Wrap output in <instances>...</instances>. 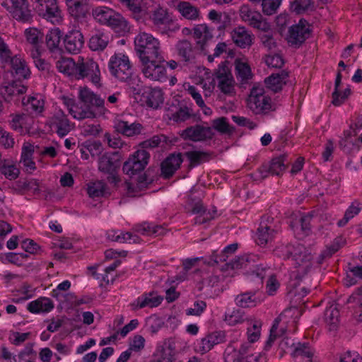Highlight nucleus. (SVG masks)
Listing matches in <instances>:
<instances>
[{"label":"nucleus","mask_w":362,"mask_h":362,"mask_svg":"<svg viewBox=\"0 0 362 362\" xmlns=\"http://www.w3.org/2000/svg\"><path fill=\"white\" fill-rule=\"evenodd\" d=\"M297 310L298 309L296 308L285 310L284 313H282L277 318L275 319L273 325L270 329V334L269 339H267L265 344V349H269L272 346V344L276 340V339L279 337L282 336L286 332L285 327H281L279 329V325L282 318L284 316H286L287 313Z\"/></svg>","instance_id":"nucleus-27"},{"label":"nucleus","mask_w":362,"mask_h":362,"mask_svg":"<svg viewBox=\"0 0 362 362\" xmlns=\"http://www.w3.org/2000/svg\"><path fill=\"white\" fill-rule=\"evenodd\" d=\"M339 312L336 306L332 305L325 311V321L329 331L335 330L338 326Z\"/></svg>","instance_id":"nucleus-44"},{"label":"nucleus","mask_w":362,"mask_h":362,"mask_svg":"<svg viewBox=\"0 0 362 362\" xmlns=\"http://www.w3.org/2000/svg\"><path fill=\"white\" fill-rule=\"evenodd\" d=\"M341 71H339L335 80V89L332 93V104L335 106H339L342 104L351 93L349 88H346L342 93L338 91V87L341 83Z\"/></svg>","instance_id":"nucleus-45"},{"label":"nucleus","mask_w":362,"mask_h":362,"mask_svg":"<svg viewBox=\"0 0 362 362\" xmlns=\"http://www.w3.org/2000/svg\"><path fill=\"white\" fill-rule=\"evenodd\" d=\"M168 139L163 134L155 135L150 139L143 142L144 147L156 148L163 147L168 144Z\"/></svg>","instance_id":"nucleus-60"},{"label":"nucleus","mask_w":362,"mask_h":362,"mask_svg":"<svg viewBox=\"0 0 362 362\" xmlns=\"http://www.w3.org/2000/svg\"><path fill=\"white\" fill-rule=\"evenodd\" d=\"M293 265L296 268V278L306 274L312 267L313 256L310 252L303 245L297 244L293 248L292 256Z\"/></svg>","instance_id":"nucleus-7"},{"label":"nucleus","mask_w":362,"mask_h":362,"mask_svg":"<svg viewBox=\"0 0 362 362\" xmlns=\"http://www.w3.org/2000/svg\"><path fill=\"white\" fill-rule=\"evenodd\" d=\"M150 154L144 149L138 150L124 163L123 172L129 176L144 170L148 163Z\"/></svg>","instance_id":"nucleus-8"},{"label":"nucleus","mask_w":362,"mask_h":362,"mask_svg":"<svg viewBox=\"0 0 362 362\" xmlns=\"http://www.w3.org/2000/svg\"><path fill=\"white\" fill-rule=\"evenodd\" d=\"M163 298L156 291L145 293L138 297L136 300L132 303L134 310H137L144 308H155L161 304Z\"/></svg>","instance_id":"nucleus-19"},{"label":"nucleus","mask_w":362,"mask_h":362,"mask_svg":"<svg viewBox=\"0 0 362 362\" xmlns=\"http://www.w3.org/2000/svg\"><path fill=\"white\" fill-rule=\"evenodd\" d=\"M88 77L95 85L100 81V72L98 64L92 59L78 57L75 78L77 79Z\"/></svg>","instance_id":"nucleus-6"},{"label":"nucleus","mask_w":362,"mask_h":362,"mask_svg":"<svg viewBox=\"0 0 362 362\" xmlns=\"http://www.w3.org/2000/svg\"><path fill=\"white\" fill-rule=\"evenodd\" d=\"M212 127L217 132L223 134H231L234 128L230 125L227 118L221 117L215 119L212 122Z\"/></svg>","instance_id":"nucleus-54"},{"label":"nucleus","mask_w":362,"mask_h":362,"mask_svg":"<svg viewBox=\"0 0 362 362\" xmlns=\"http://www.w3.org/2000/svg\"><path fill=\"white\" fill-rule=\"evenodd\" d=\"M83 35L79 30H71L65 36L64 46L69 53L77 54L83 47Z\"/></svg>","instance_id":"nucleus-24"},{"label":"nucleus","mask_w":362,"mask_h":362,"mask_svg":"<svg viewBox=\"0 0 362 362\" xmlns=\"http://www.w3.org/2000/svg\"><path fill=\"white\" fill-rule=\"evenodd\" d=\"M79 99L86 105L83 108L91 109L95 117L104 115L107 112L104 100L86 87L80 89Z\"/></svg>","instance_id":"nucleus-11"},{"label":"nucleus","mask_w":362,"mask_h":362,"mask_svg":"<svg viewBox=\"0 0 362 362\" xmlns=\"http://www.w3.org/2000/svg\"><path fill=\"white\" fill-rule=\"evenodd\" d=\"M280 105L276 99H272L260 86H254L247 99V107L255 115H269Z\"/></svg>","instance_id":"nucleus-1"},{"label":"nucleus","mask_w":362,"mask_h":362,"mask_svg":"<svg viewBox=\"0 0 362 362\" xmlns=\"http://www.w3.org/2000/svg\"><path fill=\"white\" fill-rule=\"evenodd\" d=\"M106 25L117 30V31L125 30L128 27L127 21L121 15L115 12L114 15H112L109 18Z\"/></svg>","instance_id":"nucleus-57"},{"label":"nucleus","mask_w":362,"mask_h":362,"mask_svg":"<svg viewBox=\"0 0 362 362\" xmlns=\"http://www.w3.org/2000/svg\"><path fill=\"white\" fill-rule=\"evenodd\" d=\"M182 163L181 153L171 154L161 163V174L165 178L171 177Z\"/></svg>","instance_id":"nucleus-25"},{"label":"nucleus","mask_w":362,"mask_h":362,"mask_svg":"<svg viewBox=\"0 0 362 362\" xmlns=\"http://www.w3.org/2000/svg\"><path fill=\"white\" fill-rule=\"evenodd\" d=\"M27 308L33 313H48L54 308V304L51 299L41 297L28 303Z\"/></svg>","instance_id":"nucleus-35"},{"label":"nucleus","mask_w":362,"mask_h":362,"mask_svg":"<svg viewBox=\"0 0 362 362\" xmlns=\"http://www.w3.org/2000/svg\"><path fill=\"white\" fill-rule=\"evenodd\" d=\"M230 37L233 42L240 48L250 47L252 45L253 35L243 26L233 28Z\"/></svg>","instance_id":"nucleus-23"},{"label":"nucleus","mask_w":362,"mask_h":362,"mask_svg":"<svg viewBox=\"0 0 362 362\" xmlns=\"http://www.w3.org/2000/svg\"><path fill=\"white\" fill-rule=\"evenodd\" d=\"M282 0H261L262 12L267 16L276 13Z\"/></svg>","instance_id":"nucleus-59"},{"label":"nucleus","mask_w":362,"mask_h":362,"mask_svg":"<svg viewBox=\"0 0 362 362\" xmlns=\"http://www.w3.org/2000/svg\"><path fill=\"white\" fill-rule=\"evenodd\" d=\"M117 1L130 11L135 18L138 20L141 17L143 0H117Z\"/></svg>","instance_id":"nucleus-52"},{"label":"nucleus","mask_w":362,"mask_h":362,"mask_svg":"<svg viewBox=\"0 0 362 362\" xmlns=\"http://www.w3.org/2000/svg\"><path fill=\"white\" fill-rule=\"evenodd\" d=\"M98 168L101 172L109 175L107 177L109 182L116 184L119 182V180L115 174L117 164L113 160L112 156L110 153H105L100 157Z\"/></svg>","instance_id":"nucleus-20"},{"label":"nucleus","mask_w":362,"mask_h":362,"mask_svg":"<svg viewBox=\"0 0 362 362\" xmlns=\"http://www.w3.org/2000/svg\"><path fill=\"white\" fill-rule=\"evenodd\" d=\"M264 32L259 37L263 46L269 51H275L277 48L276 40L272 33L267 30Z\"/></svg>","instance_id":"nucleus-64"},{"label":"nucleus","mask_w":362,"mask_h":362,"mask_svg":"<svg viewBox=\"0 0 362 362\" xmlns=\"http://www.w3.org/2000/svg\"><path fill=\"white\" fill-rule=\"evenodd\" d=\"M185 155L189 161V166L190 168H194L211 159V153L208 151H190L185 152Z\"/></svg>","instance_id":"nucleus-37"},{"label":"nucleus","mask_w":362,"mask_h":362,"mask_svg":"<svg viewBox=\"0 0 362 362\" xmlns=\"http://www.w3.org/2000/svg\"><path fill=\"white\" fill-rule=\"evenodd\" d=\"M141 71L144 76L151 81H162L166 76L163 56L157 58H146L140 60Z\"/></svg>","instance_id":"nucleus-5"},{"label":"nucleus","mask_w":362,"mask_h":362,"mask_svg":"<svg viewBox=\"0 0 362 362\" xmlns=\"http://www.w3.org/2000/svg\"><path fill=\"white\" fill-rule=\"evenodd\" d=\"M108 69L111 75L121 81H126L132 74V66L129 57L122 52L115 53L110 57Z\"/></svg>","instance_id":"nucleus-3"},{"label":"nucleus","mask_w":362,"mask_h":362,"mask_svg":"<svg viewBox=\"0 0 362 362\" xmlns=\"http://www.w3.org/2000/svg\"><path fill=\"white\" fill-rule=\"evenodd\" d=\"M235 74L238 79L242 82L246 81L252 78V71L249 64L241 59L235 61Z\"/></svg>","instance_id":"nucleus-46"},{"label":"nucleus","mask_w":362,"mask_h":362,"mask_svg":"<svg viewBox=\"0 0 362 362\" xmlns=\"http://www.w3.org/2000/svg\"><path fill=\"white\" fill-rule=\"evenodd\" d=\"M35 146L30 143H24L22 147L20 163L23 164L25 171L31 173L35 170V163L33 161V155Z\"/></svg>","instance_id":"nucleus-33"},{"label":"nucleus","mask_w":362,"mask_h":362,"mask_svg":"<svg viewBox=\"0 0 362 362\" xmlns=\"http://www.w3.org/2000/svg\"><path fill=\"white\" fill-rule=\"evenodd\" d=\"M87 192L91 198L104 197L107 194L106 185L103 181L99 180L90 182L88 185Z\"/></svg>","instance_id":"nucleus-50"},{"label":"nucleus","mask_w":362,"mask_h":362,"mask_svg":"<svg viewBox=\"0 0 362 362\" xmlns=\"http://www.w3.org/2000/svg\"><path fill=\"white\" fill-rule=\"evenodd\" d=\"M259 354H251L246 356L236 351V348L228 346L225 352V362H258Z\"/></svg>","instance_id":"nucleus-29"},{"label":"nucleus","mask_w":362,"mask_h":362,"mask_svg":"<svg viewBox=\"0 0 362 362\" xmlns=\"http://www.w3.org/2000/svg\"><path fill=\"white\" fill-rule=\"evenodd\" d=\"M156 362H173L174 360V355L173 350L170 346H159L157 348L156 354Z\"/></svg>","instance_id":"nucleus-58"},{"label":"nucleus","mask_w":362,"mask_h":362,"mask_svg":"<svg viewBox=\"0 0 362 362\" xmlns=\"http://www.w3.org/2000/svg\"><path fill=\"white\" fill-rule=\"evenodd\" d=\"M223 340V334L222 333L218 332L211 333L197 341L194 350L197 353L204 354L209 351L214 345L221 343Z\"/></svg>","instance_id":"nucleus-22"},{"label":"nucleus","mask_w":362,"mask_h":362,"mask_svg":"<svg viewBox=\"0 0 362 362\" xmlns=\"http://www.w3.org/2000/svg\"><path fill=\"white\" fill-rule=\"evenodd\" d=\"M116 131L127 136H133L141 133L142 126L137 122H129L123 119H117L115 122Z\"/></svg>","instance_id":"nucleus-28"},{"label":"nucleus","mask_w":362,"mask_h":362,"mask_svg":"<svg viewBox=\"0 0 362 362\" xmlns=\"http://www.w3.org/2000/svg\"><path fill=\"white\" fill-rule=\"evenodd\" d=\"M291 354L294 358L300 357L307 359L308 362H310L314 356V350L308 343L298 342L295 345Z\"/></svg>","instance_id":"nucleus-40"},{"label":"nucleus","mask_w":362,"mask_h":362,"mask_svg":"<svg viewBox=\"0 0 362 362\" xmlns=\"http://www.w3.org/2000/svg\"><path fill=\"white\" fill-rule=\"evenodd\" d=\"M38 14L52 22H58L61 11L56 0H32Z\"/></svg>","instance_id":"nucleus-14"},{"label":"nucleus","mask_w":362,"mask_h":362,"mask_svg":"<svg viewBox=\"0 0 362 362\" xmlns=\"http://www.w3.org/2000/svg\"><path fill=\"white\" fill-rule=\"evenodd\" d=\"M57 69L68 76L75 77L76 70V62L70 57H61L57 62Z\"/></svg>","instance_id":"nucleus-41"},{"label":"nucleus","mask_w":362,"mask_h":362,"mask_svg":"<svg viewBox=\"0 0 362 362\" xmlns=\"http://www.w3.org/2000/svg\"><path fill=\"white\" fill-rule=\"evenodd\" d=\"M288 74L286 71L272 74L264 80L266 86L274 93L280 91L283 86L286 83Z\"/></svg>","instance_id":"nucleus-30"},{"label":"nucleus","mask_w":362,"mask_h":362,"mask_svg":"<svg viewBox=\"0 0 362 362\" xmlns=\"http://www.w3.org/2000/svg\"><path fill=\"white\" fill-rule=\"evenodd\" d=\"M134 49L140 60L163 56L160 41L148 33L141 32L135 37Z\"/></svg>","instance_id":"nucleus-2"},{"label":"nucleus","mask_w":362,"mask_h":362,"mask_svg":"<svg viewBox=\"0 0 362 362\" xmlns=\"http://www.w3.org/2000/svg\"><path fill=\"white\" fill-rule=\"evenodd\" d=\"M260 302L255 292H246L239 294L235 298V304L241 308H252Z\"/></svg>","instance_id":"nucleus-39"},{"label":"nucleus","mask_w":362,"mask_h":362,"mask_svg":"<svg viewBox=\"0 0 362 362\" xmlns=\"http://www.w3.org/2000/svg\"><path fill=\"white\" fill-rule=\"evenodd\" d=\"M112 15H114V11L107 7H96L93 10L94 18L103 25L108 23V20Z\"/></svg>","instance_id":"nucleus-55"},{"label":"nucleus","mask_w":362,"mask_h":362,"mask_svg":"<svg viewBox=\"0 0 362 362\" xmlns=\"http://www.w3.org/2000/svg\"><path fill=\"white\" fill-rule=\"evenodd\" d=\"M46 124L59 136L67 135L74 127L73 124L71 123L67 116L61 110H57L49 117Z\"/></svg>","instance_id":"nucleus-13"},{"label":"nucleus","mask_w":362,"mask_h":362,"mask_svg":"<svg viewBox=\"0 0 362 362\" xmlns=\"http://www.w3.org/2000/svg\"><path fill=\"white\" fill-rule=\"evenodd\" d=\"M175 47L177 54L183 61L187 62L194 58L193 47L189 41L187 40H180L177 43Z\"/></svg>","instance_id":"nucleus-42"},{"label":"nucleus","mask_w":362,"mask_h":362,"mask_svg":"<svg viewBox=\"0 0 362 362\" xmlns=\"http://www.w3.org/2000/svg\"><path fill=\"white\" fill-rule=\"evenodd\" d=\"M62 100L67 107L69 112L74 119L81 120L84 119L95 118V115L91 109L79 107L75 104L74 99L63 96Z\"/></svg>","instance_id":"nucleus-21"},{"label":"nucleus","mask_w":362,"mask_h":362,"mask_svg":"<svg viewBox=\"0 0 362 362\" xmlns=\"http://www.w3.org/2000/svg\"><path fill=\"white\" fill-rule=\"evenodd\" d=\"M193 115L192 109L189 108L187 106H182L173 115L172 118L174 121L180 122L189 119Z\"/></svg>","instance_id":"nucleus-63"},{"label":"nucleus","mask_w":362,"mask_h":362,"mask_svg":"<svg viewBox=\"0 0 362 362\" xmlns=\"http://www.w3.org/2000/svg\"><path fill=\"white\" fill-rule=\"evenodd\" d=\"M141 100L147 107L158 109L163 102V93L158 88H148L142 93Z\"/></svg>","instance_id":"nucleus-26"},{"label":"nucleus","mask_w":362,"mask_h":362,"mask_svg":"<svg viewBox=\"0 0 362 362\" xmlns=\"http://www.w3.org/2000/svg\"><path fill=\"white\" fill-rule=\"evenodd\" d=\"M239 13L241 19L253 28L263 31L269 29V24L263 20L261 13L252 10L248 5L241 6Z\"/></svg>","instance_id":"nucleus-15"},{"label":"nucleus","mask_w":362,"mask_h":362,"mask_svg":"<svg viewBox=\"0 0 362 362\" xmlns=\"http://www.w3.org/2000/svg\"><path fill=\"white\" fill-rule=\"evenodd\" d=\"M8 63H10L12 70L18 78H27L30 76V71L25 61L18 55L11 57Z\"/></svg>","instance_id":"nucleus-32"},{"label":"nucleus","mask_w":362,"mask_h":362,"mask_svg":"<svg viewBox=\"0 0 362 362\" xmlns=\"http://www.w3.org/2000/svg\"><path fill=\"white\" fill-rule=\"evenodd\" d=\"M69 13L75 18H83L89 11L87 0H65Z\"/></svg>","instance_id":"nucleus-31"},{"label":"nucleus","mask_w":362,"mask_h":362,"mask_svg":"<svg viewBox=\"0 0 362 362\" xmlns=\"http://www.w3.org/2000/svg\"><path fill=\"white\" fill-rule=\"evenodd\" d=\"M255 255H246L241 257H238L233 260L227 263V266L230 267L232 269H238L240 268H246L252 261H255Z\"/></svg>","instance_id":"nucleus-56"},{"label":"nucleus","mask_w":362,"mask_h":362,"mask_svg":"<svg viewBox=\"0 0 362 362\" xmlns=\"http://www.w3.org/2000/svg\"><path fill=\"white\" fill-rule=\"evenodd\" d=\"M134 231L144 235H159L162 233V228L159 226H153L148 223L136 224L133 228Z\"/></svg>","instance_id":"nucleus-51"},{"label":"nucleus","mask_w":362,"mask_h":362,"mask_svg":"<svg viewBox=\"0 0 362 362\" xmlns=\"http://www.w3.org/2000/svg\"><path fill=\"white\" fill-rule=\"evenodd\" d=\"M11 6L6 1L1 5L6 8L13 15V17L22 22H28L32 19L31 11L27 0H10Z\"/></svg>","instance_id":"nucleus-16"},{"label":"nucleus","mask_w":362,"mask_h":362,"mask_svg":"<svg viewBox=\"0 0 362 362\" xmlns=\"http://www.w3.org/2000/svg\"><path fill=\"white\" fill-rule=\"evenodd\" d=\"M0 172L10 180H16L20 174V170L16 165L7 160H4L0 163Z\"/></svg>","instance_id":"nucleus-47"},{"label":"nucleus","mask_w":362,"mask_h":362,"mask_svg":"<svg viewBox=\"0 0 362 362\" xmlns=\"http://www.w3.org/2000/svg\"><path fill=\"white\" fill-rule=\"evenodd\" d=\"M27 90V87L21 81H13L1 87V93L6 100H9L13 96L22 95Z\"/></svg>","instance_id":"nucleus-34"},{"label":"nucleus","mask_w":362,"mask_h":362,"mask_svg":"<svg viewBox=\"0 0 362 362\" xmlns=\"http://www.w3.org/2000/svg\"><path fill=\"white\" fill-rule=\"evenodd\" d=\"M109 43V37L103 33L93 35L89 40V47L93 51L103 50Z\"/></svg>","instance_id":"nucleus-48"},{"label":"nucleus","mask_w":362,"mask_h":362,"mask_svg":"<svg viewBox=\"0 0 362 362\" xmlns=\"http://www.w3.org/2000/svg\"><path fill=\"white\" fill-rule=\"evenodd\" d=\"M289 163L288 156L286 154L274 158L271 161L269 172L272 175H279L286 170Z\"/></svg>","instance_id":"nucleus-43"},{"label":"nucleus","mask_w":362,"mask_h":362,"mask_svg":"<svg viewBox=\"0 0 362 362\" xmlns=\"http://www.w3.org/2000/svg\"><path fill=\"white\" fill-rule=\"evenodd\" d=\"M310 33L309 24L305 20L301 19L298 23L289 28L286 40L289 46L298 48L308 38Z\"/></svg>","instance_id":"nucleus-9"},{"label":"nucleus","mask_w":362,"mask_h":362,"mask_svg":"<svg viewBox=\"0 0 362 362\" xmlns=\"http://www.w3.org/2000/svg\"><path fill=\"white\" fill-rule=\"evenodd\" d=\"M213 129L210 127H204L199 124L191 126L182 131L181 136L185 139L192 141H203L213 137Z\"/></svg>","instance_id":"nucleus-17"},{"label":"nucleus","mask_w":362,"mask_h":362,"mask_svg":"<svg viewBox=\"0 0 362 362\" xmlns=\"http://www.w3.org/2000/svg\"><path fill=\"white\" fill-rule=\"evenodd\" d=\"M177 10L187 20L195 21L199 18V9L188 1H180L177 5Z\"/></svg>","instance_id":"nucleus-38"},{"label":"nucleus","mask_w":362,"mask_h":362,"mask_svg":"<svg viewBox=\"0 0 362 362\" xmlns=\"http://www.w3.org/2000/svg\"><path fill=\"white\" fill-rule=\"evenodd\" d=\"M213 30L206 24L196 25L192 29V35L197 46L202 51H205L210 41L214 38Z\"/></svg>","instance_id":"nucleus-18"},{"label":"nucleus","mask_w":362,"mask_h":362,"mask_svg":"<svg viewBox=\"0 0 362 362\" xmlns=\"http://www.w3.org/2000/svg\"><path fill=\"white\" fill-rule=\"evenodd\" d=\"M278 231L279 228L274 224V218L263 216L256 233V243L261 246L266 245L274 239Z\"/></svg>","instance_id":"nucleus-12"},{"label":"nucleus","mask_w":362,"mask_h":362,"mask_svg":"<svg viewBox=\"0 0 362 362\" xmlns=\"http://www.w3.org/2000/svg\"><path fill=\"white\" fill-rule=\"evenodd\" d=\"M313 8L311 0H295L291 4V9L298 14L303 13Z\"/></svg>","instance_id":"nucleus-61"},{"label":"nucleus","mask_w":362,"mask_h":362,"mask_svg":"<svg viewBox=\"0 0 362 362\" xmlns=\"http://www.w3.org/2000/svg\"><path fill=\"white\" fill-rule=\"evenodd\" d=\"M26 42L30 45V50H42L43 34L37 28H29L24 32Z\"/></svg>","instance_id":"nucleus-36"},{"label":"nucleus","mask_w":362,"mask_h":362,"mask_svg":"<svg viewBox=\"0 0 362 362\" xmlns=\"http://www.w3.org/2000/svg\"><path fill=\"white\" fill-rule=\"evenodd\" d=\"M361 209L362 204L358 200H354L345 211L343 218L337 222L338 226H344L349 221V220L359 214V212L361 211Z\"/></svg>","instance_id":"nucleus-49"},{"label":"nucleus","mask_w":362,"mask_h":362,"mask_svg":"<svg viewBox=\"0 0 362 362\" xmlns=\"http://www.w3.org/2000/svg\"><path fill=\"white\" fill-rule=\"evenodd\" d=\"M215 78L217 81V86L225 95H233L235 93V81L228 66L222 62L215 70Z\"/></svg>","instance_id":"nucleus-10"},{"label":"nucleus","mask_w":362,"mask_h":362,"mask_svg":"<svg viewBox=\"0 0 362 362\" xmlns=\"http://www.w3.org/2000/svg\"><path fill=\"white\" fill-rule=\"evenodd\" d=\"M61 38L62 34L59 28L49 30L45 37L46 44L48 49L50 51L57 49L59 47Z\"/></svg>","instance_id":"nucleus-53"},{"label":"nucleus","mask_w":362,"mask_h":362,"mask_svg":"<svg viewBox=\"0 0 362 362\" xmlns=\"http://www.w3.org/2000/svg\"><path fill=\"white\" fill-rule=\"evenodd\" d=\"M295 246L293 245L281 244L274 249V252L276 256L284 259L292 258Z\"/></svg>","instance_id":"nucleus-62"},{"label":"nucleus","mask_w":362,"mask_h":362,"mask_svg":"<svg viewBox=\"0 0 362 362\" xmlns=\"http://www.w3.org/2000/svg\"><path fill=\"white\" fill-rule=\"evenodd\" d=\"M150 20L156 30L162 35H170L180 29V25L170 18L167 10L160 6L151 11Z\"/></svg>","instance_id":"nucleus-4"}]
</instances>
